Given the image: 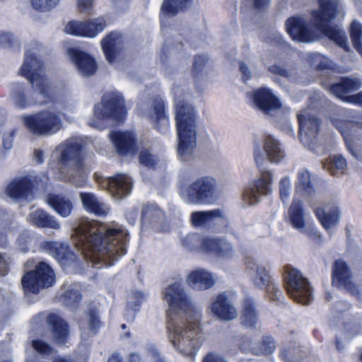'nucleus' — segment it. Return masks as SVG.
Returning a JSON list of instances; mask_svg holds the SVG:
<instances>
[{
	"instance_id": "nucleus-1",
	"label": "nucleus",
	"mask_w": 362,
	"mask_h": 362,
	"mask_svg": "<svg viewBox=\"0 0 362 362\" xmlns=\"http://www.w3.org/2000/svg\"><path fill=\"white\" fill-rule=\"evenodd\" d=\"M163 296L168 305V339L180 354L193 357L204 341L199 325L201 310L192 304L178 282L168 286Z\"/></svg>"
},
{
	"instance_id": "nucleus-2",
	"label": "nucleus",
	"mask_w": 362,
	"mask_h": 362,
	"mask_svg": "<svg viewBox=\"0 0 362 362\" xmlns=\"http://www.w3.org/2000/svg\"><path fill=\"white\" fill-rule=\"evenodd\" d=\"M73 242L93 267L110 266L126 253L128 233L120 225L107 226L84 221L74 229Z\"/></svg>"
},
{
	"instance_id": "nucleus-3",
	"label": "nucleus",
	"mask_w": 362,
	"mask_h": 362,
	"mask_svg": "<svg viewBox=\"0 0 362 362\" xmlns=\"http://www.w3.org/2000/svg\"><path fill=\"white\" fill-rule=\"evenodd\" d=\"M320 9L312 13V22L303 17H292L286 21L288 35L293 40L311 42L319 39V32L345 50H349L345 32L338 25L327 23L339 13L342 8L339 0H319Z\"/></svg>"
},
{
	"instance_id": "nucleus-4",
	"label": "nucleus",
	"mask_w": 362,
	"mask_h": 362,
	"mask_svg": "<svg viewBox=\"0 0 362 362\" xmlns=\"http://www.w3.org/2000/svg\"><path fill=\"white\" fill-rule=\"evenodd\" d=\"M21 74L31 83L33 93L27 97L22 84H14L12 88V100L19 108H25L35 104H47L49 103L63 105L65 110H71L72 106L66 104L59 88L53 86L49 79L43 74L42 64L37 57L35 52L30 49L25 51V59L20 69Z\"/></svg>"
},
{
	"instance_id": "nucleus-5",
	"label": "nucleus",
	"mask_w": 362,
	"mask_h": 362,
	"mask_svg": "<svg viewBox=\"0 0 362 362\" xmlns=\"http://www.w3.org/2000/svg\"><path fill=\"white\" fill-rule=\"evenodd\" d=\"M173 93L176 107L177 156L186 162L193 159L197 146L196 115L194 107L184 102L183 88L175 86Z\"/></svg>"
},
{
	"instance_id": "nucleus-6",
	"label": "nucleus",
	"mask_w": 362,
	"mask_h": 362,
	"mask_svg": "<svg viewBox=\"0 0 362 362\" xmlns=\"http://www.w3.org/2000/svg\"><path fill=\"white\" fill-rule=\"evenodd\" d=\"M83 145L82 138L73 136L62 143L57 148L59 153L57 168L61 178L79 187L83 185L86 178L81 157Z\"/></svg>"
},
{
	"instance_id": "nucleus-7",
	"label": "nucleus",
	"mask_w": 362,
	"mask_h": 362,
	"mask_svg": "<svg viewBox=\"0 0 362 362\" xmlns=\"http://www.w3.org/2000/svg\"><path fill=\"white\" fill-rule=\"evenodd\" d=\"M180 195L188 204H210L216 198V181L205 176L197 178L188 185H179Z\"/></svg>"
},
{
	"instance_id": "nucleus-8",
	"label": "nucleus",
	"mask_w": 362,
	"mask_h": 362,
	"mask_svg": "<svg viewBox=\"0 0 362 362\" xmlns=\"http://www.w3.org/2000/svg\"><path fill=\"white\" fill-rule=\"evenodd\" d=\"M26 129L37 136H52L63 128V121L59 113L45 110L30 115H23Z\"/></svg>"
},
{
	"instance_id": "nucleus-9",
	"label": "nucleus",
	"mask_w": 362,
	"mask_h": 362,
	"mask_svg": "<svg viewBox=\"0 0 362 362\" xmlns=\"http://www.w3.org/2000/svg\"><path fill=\"white\" fill-rule=\"evenodd\" d=\"M284 285L287 293L296 302L307 305L313 300L312 288L308 279L289 265L285 267Z\"/></svg>"
},
{
	"instance_id": "nucleus-10",
	"label": "nucleus",
	"mask_w": 362,
	"mask_h": 362,
	"mask_svg": "<svg viewBox=\"0 0 362 362\" xmlns=\"http://www.w3.org/2000/svg\"><path fill=\"white\" fill-rule=\"evenodd\" d=\"M21 283L25 293H37L41 289L51 286L54 283V274L48 264L40 262L34 271L23 276Z\"/></svg>"
},
{
	"instance_id": "nucleus-11",
	"label": "nucleus",
	"mask_w": 362,
	"mask_h": 362,
	"mask_svg": "<svg viewBox=\"0 0 362 362\" xmlns=\"http://www.w3.org/2000/svg\"><path fill=\"white\" fill-rule=\"evenodd\" d=\"M332 284L333 286L344 290L358 300L362 299V291L359 286L354 283L349 266L342 259H337L332 264Z\"/></svg>"
},
{
	"instance_id": "nucleus-12",
	"label": "nucleus",
	"mask_w": 362,
	"mask_h": 362,
	"mask_svg": "<svg viewBox=\"0 0 362 362\" xmlns=\"http://www.w3.org/2000/svg\"><path fill=\"white\" fill-rule=\"evenodd\" d=\"M126 114L123 98L117 93H108L103 95L101 103L94 107V115L98 119L112 117L123 119Z\"/></svg>"
},
{
	"instance_id": "nucleus-13",
	"label": "nucleus",
	"mask_w": 362,
	"mask_h": 362,
	"mask_svg": "<svg viewBox=\"0 0 362 362\" xmlns=\"http://www.w3.org/2000/svg\"><path fill=\"white\" fill-rule=\"evenodd\" d=\"M332 123L342 134L346 147L352 156L362 162V142L358 139L350 137L352 131L362 128V123L356 122L352 118L349 120L332 118Z\"/></svg>"
},
{
	"instance_id": "nucleus-14",
	"label": "nucleus",
	"mask_w": 362,
	"mask_h": 362,
	"mask_svg": "<svg viewBox=\"0 0 362 362\" xmlns=\"http://www.w3.org/2000/svg\"><path fill=\"white\" fill-rule=\"evenodd\" d=\"M272 173L269 170H261L260 177L250 185L243 194L245 204L252 206L260 201V197L269 194L272 189Z\"/></svg>"
},
{
	"instance_id": "nucleus-15",
	"label": "nucleus",
	"mask_w": 362,
	"mask_h": 362,
	"mask_svg": "<svg viewBox=\"0 0 362 362\" xmlns=\"http://www.w3.org/2000/svg\"><path fill=\"white\" fill-rule=\"evenodd\" d=\"M264 151L257 148L254 151V157L257 165L260 168L266 163L267 159L272 163H279L284 156V151L277 139L270 134L265 135L263 139Z\"/></svg>"
},
{
	"instance_id": "nucleus-16",
	"label": "nucleus",
	"mask_w": 362,
	"mask_h": 362,
	"mask_svg": "<svg viewBox=\"0 0 362 362\" xmlns=\"http://www.w3.org/2000/svg\"><path fill=\"white\" fill-rule=\"evenodd\" d=\"M299 137L304 145H309L316 139L320 131V122L310 109L298 114Z\"/></svg>"
},
{
	"instance_id": "nucleus-17",
	"label": "nucleus",
	"mask_w": 362,
	"mask_h": 362,
	"mask_svg": "<svg viewBox=\"0 0 362 362\" xmlns=\"http://www.w3.org/2000/svg\"><path fill=\"white\" fill-rule=\"evenodd\" d=\"M38 185V177L28 175L13 180L8 186L7 192L10 197L21 201L33 199V189Z\"/></svg>"
},
{
	"instance_id": "nucleus-18",
	"label": "nucleus",
	"mask_w": 362,
	"mask_h": 362,
	"mask_svg": "<svg viewBox=\"0 0 362 362\" xmlns=\"http://www.w3.org/2000/svg\"><path fill=\"white\" fill-rule=\"evenodd\" d=\"M247 96L252 101L255 107L266 115H271L281 107L279 100L269 88H258L247 93Z\"/></svg>"
},
{
	"instance_id": "nucleus-19",
	"label": "nucleus",
	"mask_w": 362,
	"mask_h": 362,
	"mask_svg": "<svg viewBox=\"0 0 362 362\" xmlns=\"http://www.w3.org/2000/svg\"><path fill=\"white\" fill-rule=\"evenodd\" d=\"M361 86V81L356 78L344 77L340 81L330 86L329 90L336 97L348 102L362 105V91L347 98L344 95L358 90Z\"/></svg>"
},
{
	"instance_id": "nucleus-20",
	"label": "nucleus",
	"mask_w": 362,
	"mask_h": 362,
	"mask_svg": "<svg viewBox=\"0 0 362 362\" xmlns=\"http://www.w3.org/2000/svg\"><path fill=\"white\" fill-rule=\"evenodd\" d=\"M208 309L216 317L225 322L233 320L238 316L237 309L224 293L218 294Z\"/></svg>"
},
{
	"instance_id": "nucleus-21",
	"label": "nucleus",
	"mask_w": 362,
	"mask_h": 362,
	"mask_svg": "<svg viewBox=\"0 0 362 362\" xmlns=\"http://www.w3.org/2000/svg\"><path fill=\"white\" fill-rule=\"evenodd\" d=\"M246 270L252 284L260 289L267 288L271 283L269 269L262 264L253 259H247L245 262Z\"/></svg>"
},
{
	"instance_id": "nucleus-22",
	"label": "nucleus",
	"mask_w": 362,
	"mask_h": 362,
	"mask_svg": "<svg viewBox=\"0 0 362 362\" xmlns=\"http://www.w3.org/2000/svg\"><path fill=\"white\" fill-rule=\"evenodd\" d=\"M143 227L152 228L156 231H168L169 226L162 210L155 205L146 206L141 215Z\"/></svg>"
},
{
	"instance_id": "nucleus-23",
	"label": "nucleus",
	"mask_w": 362,
	"mask_h": 362,
	"mask_svg": "<svg viewBox=\"0 0 362 362\" xmlns=\"http://www.w3.org/2000/svg\"><path fill=\"white\" fill-rule=\"evenodd\" d=\"M67 54L75 64L80 74L83 76H90L95 73L97 64L90 55L74 48L68 49Z\"/></svg>"
},
{
	"instance_id": "nucleus-24",
	"label": "nucleus",
	"mask_w": 362,
	"mask_h": 362,
	"mask_svg": "<svg viewBox=\"0 0 362 362\" xmlns=\"http://www.w3.org/2000/svg\"><path fill=\"white\" fill-rule=\"evenodd\" d=\"M104 186L115 199H121L127 196L132 189V180L124 174H117L103 180Z\"/></svg>"
},
{
	"instance_id": "nucleus-25",
	"label": "nucleus",
	"mask_w": 362,
	"mask_h": 362,
	"mask_svg": "<svg viewBox=\"0 0 362 362\" xmlns=\"http://www.w3.org/2000/svg\"><path fill=\"white\" fill-rule=\"evenodd\" d=\"M202 250L223 259H230L234 255L233 245L229 242L218 238L203 239Z\"/></svg>"
},
{
	"instance_id": "nucleus-26",
	"label": "nucleus",
	"mask_w": 362,
	"mask_h": 362,
	"mask_svg": "<svg viewBox=\"0 0 362 362\" xmlns=\"http://www.w3.org/2000/svg\"><path fill=\"white\" fill-rule=\"evenodd\" d=\"M315 214L323 228L329 230L335 226L340 219V210L335 203L319 206L315 209Z\"/></svg>"
},
{
	"instance_id": "nucleus-27",
	"label": "nucleus",
	"mask_w": 362,
	"mask_h": 362,
	"mask_svg": "<svg viewBox=\"0 0 362 362\" xmlns=\"http://www.w3.org/2000/svg\"><path fill=\"white\" fill-rule=\"evenodd\" d=\"M186 282L194 290L204 291L214 285L215 279L212 273L199 268L187 274Z\"/></svg>"
},
{
	"instance_id": "nucleus-28",
	"label": "nucleus",
	"mask_w": 362,
	"mask_h": 362,
	"mask_svg": "<svg viewBox=\"0 0 362 362\" xmlns=\"http://www.w3.org/2000/svg\"><path fill=\"white\" fill-rule=\"evenodd\" d=\"M122 40L119 34L111 33L101 42V46L106 59L110 64L116 63L120 58Z\"/></svg>"
},
{
	"instance_id": "nucleus-29",
	"label": "nucleus",
	"mask_w": 362,
	"mask_h": 362,
	"mask_svg": "<svg viewBox=\"0 0 362 362\" xmlns=\"http://www.w3.org/2000/svg\"><path fill=\"white\" fill-rule=\"evenodd\" d=\"M109 136L119 153L131 155L135 153L136 147L132 133L113 132L109 134Z\"/></svg>"
},
{
	"instance_id": "nucleus-30",
	"label": "nucleus",
	"mask_w": 362,
	"mask_h": 362,
	"mask_svg": "<svg viewBox=\"0 0 362 362\" xmlns=\"http://www.w3.org/2000/svg\"><path fill=\"white\" fill-rule=\"evenodd\" d=\"M259 313L255 300L249 296H245L242 302L240 310V322L245 327H255L259 320Z\"/></svg>"
},
{
	"instance_id": "nucleus-31",
	"label": "nucleus",
	"mask_w": 362,
	"mask_h": 362,
	"mask_svg": "<svg viewBox=\"0 0 362 362\" xmlns=\"http://www.w3.org/2000/svg\"><path fill=\"white\" fill-rule=\"evenodd\" d=\"M80 198L84 209L98 216H106L110 212V208L93 193L82 192Z\"/></svg>"
},
{
	"instance_id": "nucleus-32",
	"label": "nucleus",
	"mask_w": 362,
	"mask_h": 362,
	"mask_svg": "<svg viewBox=\"0 0 362 362\" xmlns=\"http://www.w3.org/2000/svg\"><path fill=\"white\" fill-rule=\"evenodd\" d=\"M47 322L51 327L54 339L58 344H64L68 337V325L57 315L50 314L47 316Z\"/></svg>"
},
{
	"instance_id": "nucleus-33",
	"label": "nucleus",
	"mask_w": 362,
	"mask_h": 362,
	"mask_svg": "<svg viewBox=\"0 0 362 362\" xmlns=\"http://www.w3.org/2000/svg\"><path fill=\"white\" fill-rule=\"evenodd\" d=\"M295 191L305 198H311L315 194V189L311 179L310 173L304 168L298 170Z\"/></svg>"
},
{
	"instance_id": "nucleus-34",
	"label": "nucleus",
	"mask_w": 362,
	"mask_h": 362,
	"mask_svg": "<svg viewBox=\"0 0 362 362\" xmlns=\"http://www.w3.org/2000/svg\"><path fill=\"white\" fill-rule=\"evenodd\" d=\"M153 110L148 113V117L155 121V127L158 131L165 134L169 130V121L164 112L163 100L155 99L152 103Z\"/></svg>"
},
{
	"instance_id": "nucleus-35",
	"label": "nucleus",
	"mask_w": 362,
	"mask_h": 362,
	"mask_svg": "<svg viewBox=\"0 0 362 362\" xmlns=\"http://www.w3.org/2000/svg\"><path fill=\"white\" fill-rule=\"evenodd\" d=\"M29 221L38 228H49L59 229L60 223L54 216L49 214L42 209H37L29 214Z\"/></svg>"
},
{
	"instance_id": "nucleus-36",
	"label": "nucleus",
	"mask_w": 362,
	"mask_h": 362,
	"mask_svg": "<svg viewBox=\"0 0 362 362\" xmlns=\"http://www.w3.org/2000/svg\"><path fill=\"white\" fill-rule=\"evenodd\" d=\"M46 202L62 217L70 216L73 209L71 200L67 197L61 194H50L47 195Z\"/></svg>"
},
{
	"instance_id": "nucleus-37",
	"label": "nucleus",
	"mask_w": 362,
	"mask_h": 362,
	"mask_svg": "<svg viewBox=\"0 0 362 362\" xmlns=\"http://www.w3.org/2000/svg\"><path fill=\"white\" fill-rule=\"evenodd\" d=\"M50 249V254L62 265H69L75 261L76 256L71 252L66 244L62 243H47Z\"/></svg>"
},
{
	"instance_id": "nucleus-38",
	"label": "nucleus",
	"mask_w": 362,
	"mask_h": 362,
	"mask_svg": "<svg viewBox=\"0 0 362 362\" xmlns=\"http://www.w3.org/2000/svg\"><path fill=\"white\" fill-rule=\"evenodd\" d=\"M223 218L219 209L205 211H196L192 214V223L194 226H209L216 220Z\"/></svg>"
},
{
	"instance_id": "nucleus-39",
	"label": "nucleus",
	"mask_w": 362,
	"mask_h": 362,
	"mask_svg": "<svg viewBox=\"0 0 362 362\" xmlns=\"http://www.w3.org/2000/svg\"><path fill=\"white\" fill-rule=\"evenodd\" d=\"M289 221L291 226L300 230H303L305 226L303 211L302 208V202L297 199H293V202L288 210Z\"/></svg>"
},
{
	"instance_id": "nucleus-40",
	"label": "nucleus",
	"mask_w": 362,
	"mask_h": 362,
	"mask_svg": "<svg viewBox=\"0 0 362 362\" xmlns=\"http://www.w3.org/2000/svg\"><path fill=\"white\" fill-rule=\"evenodd\" d=\"M323 168L333 175L344 174L347 163L346 159L341 155H334L322 162Z\"/></svg>"
},
{
	"instance_id": "nucleus-41",
	"label": "nucleus",
	"mask_w": 362,
	"mask_h": 362,
	"mask_svg": "<svg viewBox=\"0 0 362 362\" xmlns=\"http://www.w3.org/2000/svg\"><path fill=\"white\" fill-rule=\"evenodd\" d=\"M189 0H164L160 13L168 17H173L186 8Z\"/></svg>"
},
{
	"instance_id": "nucleus-42",
	"label": "nucleus",
	"mask_w": 362,
	"mask_h": 362,
	"mask_svg": "<svg viewBox=\"0 0 362 362\" xmlns=\"http://www.w3.org/2000/svg\"><path fill=\"white\" fill-rule=\"evenodd\" d=\"M100 320L98 313L94 310H89L81 320L80 327L83 332L89 330L92 334H95L100 327Z\"/></svg>"
},
{
	"instance_id": "nucleus-43",
	"label": "nucleus",
	"mask_w": 362,
	"mask_h": 362,
	"mask_svg": "<svg viewBox=\"0 0 362 362\" xmlns=\"http://www.w3.org/2000/svg\"><path fill=\"white\" fill-rule=\"evenodd\" d=\"M81 288L78 284L71 285L61 296V301L70 308H75L81 300Z\"/></svg>"
},
{
	"instance_id": "nucleus-44",
	"label": "nucleus",
	"mask_w": 362,
	"mask_h": 362,
	"mask_svg": "<svg viewBox=\"0 0 362 362\" xmlns=\"http://www.w3.org/2000/svg\"><path fill=\"white\" fill-rule=\"evenodd\" d=\"M105 28V21L103 17H98L85 21L84 37H95Z\"/></svg>"
},
{
	"instance_id": "nucleus-45",
	"label": "nucleus",
	"mask_w": 362,
	"mask_h": 362,
	"mask_svg": "<svg viewBox=\"0 0 362 362\" xmlns=\"http://www.w3.org/2000/svg\"><path fill=\"white\" fill-rule=\"evenodd\" d=\"M275 349L274 339L266 337L259 346L252 349V353L255 355H269L273 353Z\"/></svg>"
},
{
	"instance_id": "nucleus-46",
	"label": "nucleus",
	"mask_w": 362,
	"mask_h": 362,
	"mask_svg": "<svg viewBox=\"0 0 362 362\" xmlns=\"http://www.w3.org/2000/svg\"><path fill=\"white\" fill-rule=\"evenodd\" d=\"M60 0H30L34 9L40 12H47L56 7Z\"/></svg>"
},
{
	"instance_id": "nucleus-47",
	"label": "nucleus",
	"mask_w": 362,
	"mask_h": 362,
	"mask_svg": "<svg viewBox=\"0 0 362 362\" xmlns=\"http://www.w3.org/2000/svg\"><path fill=\"white\" fill-rule=\"evenodd\" d=\"M84 28L85 21H72L66 25L64 31L72 35L84 37Z\"/></svg>"
},
{
	"instance_id": "nucleus-48",
	"label": "nucleus",
	"mask_w": 362,
	"mask_h": 362,
	"mask_svg": "<svg viewBox=\"0 0 362 362\" xmlns=\"http://www.w3.org/2000/svg\"><path fill=\"white\" fill-rule=\"evenodd\" d=\"M279 189L281 199L286 203L291 192V180L289 176H284L280 180Z\"/></svg>"
},
{
	"instance_id": "nucleus-49",
	"label": "nucleus",
	"mask_w": 362,
	"mask_h": 362,
	"mask_svg": "<svg viewBox=\"0 0 362 362\" xmlns=\"http://www.w3.org/2000/svg\"><path fill=\"white\" fill-rule=\"evenodd\" d=\"M139 162L148 168H156L160 160L157 156L151 153L148 150H144L139 154Z\"/></svg>"
},
{
	"instance_id": "nucleus-50",
	"label": "nucleus",
	"mask_w": 362,
	"mask_h": 362,
	"mask_svg": "<svg viewBox=\"0 0 362 362\" xmlns=\"http://www.w3.org/2000/svg\"><path fill=\"white\" fill-rule=\"evenodd\" d=\"M182 246L189 251L196 250L199 245L202 249V241L199 236L195 234H189L182 239Z\"/></svg>"
},
{
	"instance_id": "nucleus-51",
	"label": "nucleus",
	"mask_w": 362,
	"mask_h": 362,
	"mask_svg": "<svg viewBox=\"0 0 362 362\" xmlns=\"http://www.w3.org/2000/svg\"><path fill=\"white\" fill-rule=\"evenodd\" d=\"M300 350L298 348L288 347L280 350L279 355L285 362H298Z\"/></svg>"
},
{
	"instance_id": "nucleus-52",
	"label": "nucleus",
	"mask_w": 362,
	"mask_h": 362,
	"mask_svg": "<svg viewBox=\"0 0 362 362\" xmlns=\"http://www.w3.org/2000/svg\"><path fill=\"white\" fill-rule=\"evenodd\" d=\"M145 295L141 292L135 291L131 297L132 300H129L127 304V311L129 310L134 315V313L139 309L140 304L145 300Z\"/></svg>"
},
{
	"instance_id": "nucleus-53",
	"label": "nucleus",
	"mask_w": 362,
	"mask_h": 362,
	"mask_svg": "<svg viewBox=\"0 0 362 362\" xmlns=\"http://www.w3.org/2000/svg\"><path fill=\"white\" fill-rule=\"evenodd\" d=\"M33 349L42 355H49L53 352V349L45 341L36 339L32 341Z\"/></svg>"
},
{
	"instance_id": "nucleus-54",
	"label": "nucleus",
	"mask_w": 362,
	"mask_h": 362,
	"mask_svg": "<svg viewBox=\"0 0 362 362\" xmlns=\"http://www.w3.org/2000/svg\"><path fill=\"white\" fill-rule=\"evenodd\" d=\"M269 71L276 75H279L281 76L292 78L295 75V70L293 69H288L280 65H273L269 66Z\"/></svg>"
},
{
	"instance_id": "nucleus-55",
	"label": "nucleus",
	"mask_w": 362,
	"mask_h": 362,
	"mask_svg": "<svg viewBox=\"0 0 362 362\" xmlns=\"http://www.w3.org/2000/svg\"><path fill=\"white\" fill-rule=\"evenodd\" d=\"M361 331V325L360 322L358 320H354L352 322H346L344 325V332L345 334L348 337H351L357 334H358Z\"/></svg>"
},
{
	"instance_id": "nucleus-56",
	"label": "nucleus",
	"mask_w": 362,
	"mask_h": 362,
	"mask_svg": "<svg viewBox=\"0 0 362 362\" xmlns=\"http://www.w3.org/2000/svg\"><path fill=\"white\" fill-rule=\"evenodd\" d=\"M77 9L81 13L91 14L93 0H77Z\"/></svg>"
},
{
	"instance_id": "nucleus-57",
	"label": "nucleus",
	"mask_w": 362,
	"mask_h": 362,
	"mask_svg": "<svg viewBox=\"0 0 362 362\" xmlns=\"http://www.w3.org/2000/svg\"><path fill=\"white\" fill-rule=\"evenodd\" d=\"M16 132V129H12L8 133L4 134L3 146L5 148L10 149L11 148Z\"/></svg>"
},
{
	"instance_id": "nucleus-58",
	"label": "nucleus",
	"mask_w": 362,
	"mask_h": 362,
	"mask_svg": "<svg viewBox=\"0 0 362 362\" xmlns=\"http://www.w3.org/2000/svg\"><path fill=\"white\" fill-rule=\"evenodd\" d=\"M268 290V293L269 297L276 301H281V300L284 298L282 292L275 286H269L267 288Z\"/></svg>"
},
{
	"instance_id": "nucleus-59",
	"label": "nucleus",
	"mask_w": 362,
	"mask_h": 362,
	"mask_svg": "<svg viewBox=\"0 0 362 362\" xmlns=\"http://www.w3.org/2000/svg\"><path fill=\"white\" fill-rule=\"evenodd\" d=\"M148 354L154 360V362H165V360L162 357L158 349L153 345L149 346Z\"/></svg>"
},
{
	"instance_id": "nucleus-60",
	"label": "nucleus",
	"mask_w": 362,
	"mask_h": 362,
	"mask_svg": "<svg viewBox=\"0 0 362 362\" xmlns=\"http://www.w3.org/2000/svg\"><path fill=\"white\" fill-rule=\"evenodd\" d=\"M138 215L139 209L137 207H132L126 212V218L128 222L132 225H134L136 223Z\"/></svg>"
},
{
	"instance_id": "nucleus-61",
	"label": "nucleus",
	"mask_w": 362,
	"mask_h": 362,
	"mask_svg": "<svg viewBox=\"0 0 362 362\" xmlns=\"http://www.w3.org/2000/svg\"><path fill=\"white\" fill-rule=\"evenodd\" d=\"M202 362H228L221 355L209 353L203 358Z\"/></svg>"
},
{
	"instance_id": "nucleus-62",
	"label": "nucleus",
	"mask_w": 362,
	"mask_h": 362,
	"mask_svg": "<svg viewBox=\"0 0 362 362\" xmlns=\"http://www.w3.org/2000/svg\"><path fill=\"white\" fill-rule=\"evenodd\" d=\"M239 346L243 351L250 350L252 352V349L256 347L252 346V341L251 339L247 336H244L241 338Z\"/></svg>"
},
{
	"instance_id": "nucleus-63",
	"label": "nucleus",
	"mask_w": 362,
	"mask_h": 362,
	"mask_svg": "<svg viewBox=\"0 0 362 362\" xmlns=\"http://www.w3.org/2000/svg\"><path fill=\"white\" fill-rule=\"evenodd\" d=\"M300 232L303 234H305L306 235H308V237L313 240H317L320 238L319 233L317 232L316 228L313 227H305V226L303 230H300Z\"/></svg>"
},
{
	"instance_id": "nucleus-64",
	"label": "nucleus",
	"mask_w": 362,
	"mask_h": 362,
	"mask_svg": "<svg viewBox=\"0 0 362 362\" xmlns=\"http://www.w3.org/2000/svg\"><path fill=\"white\" fill-rule=\"evenodd\" d=\"M206 59L203 56H197L194 57V62L193 64L194 70L199 72L202 71V67L206 63Z\"/></svg>"
}]
</instances>
